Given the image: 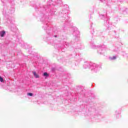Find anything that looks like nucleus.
<instances>
[{
  "mask_svg": "<svg viewBox=\"0 0 128 128\" xmlns=\"http://www.w3.org/2000/svg\"><path fill=\"white\" fill-rule=\"evenodd\" d=\"M4 34H6V31L2 30L0 32V36L2 38H4Z\"/></svg>",
  "mask_w": 128,
  "mask_h": 128,
  "instance_id": "f257e3e1",
  "label": "nucleus"
},
{
  "mask_svg": "<svg viewBox=\"0 0 128 128\" xmlns=\"http://www.w3.org/2000/svg\"><path fill=\"white\" fill-rule=\"evenodd\" d=\"M32 74H34V76H35L36 78H40V76L36 74V72H33Z\"/></svg>",
  "mask_w": 128,
  "mask_h": 128,
  "instance_id": "f03ea898",
  "label": "nucleus"
},
{
  "mask_svg": "<svg viewBox=\"0 0 128 128\" xmlns=\"http://www.w3.org/2000/svg\"><path fill=\"white\" fill-rule=\"evenodd\" d=\"M44 76H48V74L47 72H44Z\"/></svg>",
  "mask_w": 128,
  "mask_h": 128,
  "instance_id": "7ed1b4c3",
  "label": "nucleus"
},
{
  "mask_svg": "<svg viewBox=\"0 0 128 128\" xmlns=\"http://www.w3.org/2000/svg\"><path fill=\"white\" fill-rule=\"evenodd\" d=\"M28 96H32V92L28 93Z\"/></svg>",
  "mask_w": 128,
  "mask_h": 128,
  "instance_id": "20e7f679",
  "label": "nucleus"
},
{
  "mask_svg": "<svg viewBox=\"0 0 128 128\" xmlns=\"http://www.w3.org/2000/svg\"><path fill=\"white\" fill-rule=\"evenodd\" d=\"M0 82H4V78H2L0 76Z\"/></svg>",
  "mask_w": 128,
  "mask_h": 128,
  "instance_id": "39448f33",
  "label": "nucleus"
},
{
  "mask_svg": "<svg viewBox=\"0 0 128 128\" xmlns=\"http://www.w3.org/2000/svg\"><path fill=\"white\" fill-rule=\"evenodd\" d=\"M116 56L113 57L114 60H116Z\"/></svg>",
  "mask_w": 128,
  "mask_h": 128,
  "instance_id": "423d86ee",
  "label": "nucleus"
}]
</instances>
